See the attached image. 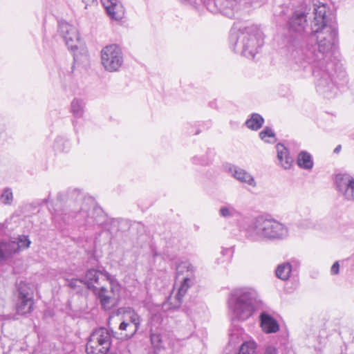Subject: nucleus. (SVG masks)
Masks as SVG:
<instances>
[{
	"mask_svg": "<svg viewBox=\"0 0 354 354\" xmlns=\"http://www.w3.org/2000/svg\"><path fill=\"white\" fill-rule=\"evenodd\" d=\"M263 122L264 120L261 115L252 113L250 118L245 121V125L250 129L257 131L262 127Z\"/></svg>",
	"mask_w": 354,
	"mask_h": 354,
	"instance_id": "obj_25",
	"label": "nucleus"
},
{
	"mask_svg": "<svg viewBox=\"0 0 354 354\" xmlns=\"http://www.w3.org/2000/svg\"><path fill=\"white\" fill-rule=\"evenodd\" d=\"M228 171L239 182L247 184L252 187H255L257 186V183L254 177L245 169L233 165L229 167Z\"/></svg>",
	"mask_w": 354,
	"mask_h": 354,
	"instance_id": "obj_16",
	"label": "nucleus"
},
{
	"mask_svg": "<svg viewBox=\"0 0 354 354\" xmlns=\"http://www.w3.org/2000/svg\"><path fill=\"white\" fill-rule=\"evenodd\" d=\"M335 187L346 201H354V177L348 174H338L335 177Z\"/></svg>",
	"mask_w": 354,
	"mask_h": 354,
	"instance_id": "obj_12",
	"label": "nucleus"
},
{
	"mask_svg": "<svg viewBox=\"0 0 354 354\" xmlns=\"http://www.w3.org/2000/svg\"><path fill=\"white\" fill-rule=\"evenodd\" d=\"M30 241L27 236L21 235L19 236L16 240L11 241L10 243L12 246L15 245V253L19 252L20 250L27 249L30 245Z\"/></svg>",
	"mask_w": 354,
	"mask_h": 354,
	"instance_id": "obj_26",
	"label": "nucleus"
},
{
	"mask_svg": "<svg viewBox=\"0 0 354 354\" xmlns=\"http://www.w3.org/2000/svg\"><path fill=\"white\" fill-rule=\"evenodd\" d=\"M82 283H84V279H72L68 281V286L73 290H77Z\"/></svg>",
	"mask_w": 354,
	"mask_h": 354,
	"instance_id": "obj_33",
	"label": "nucleus"
},
{
	"mask_svg": "<svg viewBox=\"0 0 354 354\" xmlns=\"http://www.w3.org/2000/svg\"><path fill=\"white\" fill-rule=\"evenodd\" d=\"M115 278L108 272L105 269L102 270L97 269H89L86 271L84 278V284L88 289L95 292V289L104 286L105 283H109Z\"/></svg>",
	"mask_w": 354,
	"mask_h": 354,
	"instance_id": "obj_10",
	"label": "nucleus"
},
{
	"mask_svg": "<svg viewBox=\"0 0 354 354\" xmlns=\"http://www.w3.org/2000/svg\"><path fill=\"white\" fill-rule=\"evenodd\" d=\"M62 142H63V140L62 138H57L55 140V143L54 145L55 149L58 151H64V148H62L60 146L61 143H62Z\"/></svg>",
	"mask_w": 354,
	"mask_h": 354,
	"instance_id": "obj_36",
	"label": "nucleus"
},
{
	"mask_svg": "<svg viewBox=\"0 0 354 354\" xmlns=\"http://www.w3.org/2000/svg\"><path fill=\"white\" fill-rule=\"evenodd\" d=\"M123 320L119 326V330L124 331L121 335V339H129L138 331L140 328L141 318L140 315L131 308L125 310L123 314Z\"/></svg>",
	"mask_w": 354,
	"mask_h": 354,
	"instance_id": "obj_11",
	"label": "nucleus"
},
{
	"mask_svg": "<svg viewBox=\"0 0 354 354\" xmlns=\"http://www.w3.org/2000/svg\"><path fill=\"white\" fill-rule=\"evenodd\" d=\"M209 104L212 108H216V102L215 100L210 102Z\"/></svg>",
	"mask_w": 354,
	"mask_h": 354,
	"instance_id": "obj_38",
	"label": "nucleus"
},
{
	"mask_svg": "<svg viewBox=\"0 0 354 354\" xmlns=\"http://www.w3.org/2000/svg\"><path fill=\"white\" fill-rule=\"evenodd\" d=\"M306 13L301 10H295L287 21V28L291 33L301 34L307 26Z\"/></svg>",
	"mask_w": 354,
	"mask_h": 354,
	"instance_id": "obj_14",
	"label": "nucleus"
},
{
	"mask_svg": "<svg viewBox=\"0 0 354 354\" xmlns=\"http://www.w3.org/2000/svg\"><path fill=\"white\" fill-rule=\"evenodd\" d=\"M96 0H82V2L85 4V8H87L88 6H91L95 3Z\"/></svg>",
	"mask_w": 354,
	"mask_h": 354,
	"instance_id": "obj_37",
	"label": "nucleus"
},
{
	"mask_svg": "<svg viewBox=\"0 0 354 354\" xmlns=\"http://www.w3.org/2000/svg\"><path fill=\"white\" fill-rule=\"evenodd\" d=\"M325 4L315 5L314 18L312 21V37H316L317 52L308 46H292L288 55V66L295 71H305L313 63L324 60L335 47L337 31L335 26L328 24Z\"/></svg>",
	"mask_w": 354,
	"mask_h": 354,
	"instance_id": "obj_1",
	"label": "nucleus"
},
{
	"mask_svg": "<svg viewBox=\"0 0 354 354\" xmlns=\"http://www.w3.org/2000/svg\"><path fill=\"white\" fill-rule=\"evenodd\" d=\"M219 215L224 218L228 219L240 216L241 212L237 210L232 205L226 203L220 207Z\"/></svg>",
	"mask_w": 354,
	"mask_h": 354,
	"instance_id": "obj_22",
	"label": "nucleus"
},
{
	"mask_svg": "<svg viewBox=\"0 0 354 354\" xmlns=\"http://www.w3.org/2000/svg\"><path fill=\"white\" fill-rule=\"evenodd\" d=\"M298 225L301 229H310L313 228L315 226V224L311 218H307L300 220Z\"/></svg>",
	"mask_w": 354,
	"mask_h": 354,
	"instance_id": "obj_32",
	"label": "nucleus"
},
{
	"mask_svg": "<svg viewBox=\"0 0 354 354\" xmlns=\"http://www.w3.org/2000/svg\"><path fill=\"white\" fill-rule=\"evenodd\" d=\"M230 48L236 53L254 59L258 49L263 45V39L254 27L237 29L233 27L230 36Z\"/></svg>",
	"mask_w": 354,
	"mask_h": 354,
	"instance_id": "obj_4",
	"label": "nucleus"
},
{
	"mask_svg": "<svg viewBox=\"0 0 354 354\" xmlns=\"http://www.w3.org/2000/svg\"><path fill=\"white\" fill-rule=\"evenodd\" d=\"M288 235V229L283 223L268 217L258 216L248 225L245 236L253 241L283 239Z\"/></svg>",
	"mask_w": 354,
	"mask_h": 354,
	"instance_id": "obj_3",
	"label": "nucleus"
},
{
	"mask_svg": "<svg viewBox=\"0 0 354 354\" xmlns=\"http://www.w3.org/2000/svg\"><path fill=\"white\" fill-rule=\"evenodd\" d=\"M85 102L83 100L75 98L71 104V112L77 118H82L84 113Z\"/></svg>",
	"mask_w": 354,
	"mask_h": 354,
	"instance_id": "obj_24",
	"label": "nucleus"
},
{
	"mask_svg": "<svg viewBox=\"0 0 354 354\" xmlns=\"http://www.w3.org/2000/svg\"><path fill=\"white\" fill-rule=\"evenodd\" d=\"M339 264L338 261H336L332 266V267L330 268V272L332 274H337L339 272Z\"/></svg>",
	"mask_w": 354,
	"mask_h": 354,
	"instance_id": "obj_34",
	"label": "nucleus"
},
{
	"mask_svg": "<svg viewBox=\"0 0 354 354\" xmlns=\"http://www.w3.org/2000/svg\"><path fill=\"white\" fill-rule=\"evenodd\" d=\"M109 283L110 285L109 290L105 286H101L100 288L95 289V292H93L102 308L105 310L115 307L120 297V286L116 279Z\"/></svg>",
	"mask_w": 354,
	"mask_h": 354,
	"instance_id": "obj_7",
	"label": "nucleus"
},
{
	"mask_svg": "<svg viewBox=\"0 0 354 354\" xmlns=\"http://www.w3.org/2000/svg\"><path fill=\"white\" fill-rule=\"evenodd\" d=\"M228 308L232 319H248L259 308L257 292L251 288L234 290L228 299Z\"/></svg>",
	"mask_w": 354,
	"mask_h": 354,
	"instance_id": "obj_2",
	"label": "nucleus"
},
{
	"mask_svg": "<svg viewBox=\"0 0 354 354\" xmlns=\"http://www.w3.org/2000/svg\"><path fill=\"white\" fill-rule=\"evenodd\" d=\"M306 212L307 214L308 215V214H309V213H310V210H309L308 209H306Z\"/></svg>",
	"mask_w": 354,
	"mask_h": 354,
	"instance_id": "obj_41",
	"label": "nucleus"
},
{
	"mask_svg": "<svg viewBox=\"0 0 354 354\" xmlns=\"http://www.w3.org/2000/svg\"><path fill=\"white\" fill-rule=\"evenodd\" d=\"M259 137L261 140L267 142L274 141V133L271 128L266 127L260 133Z\"/></svg>",
	"mask_w": 354,
	"mask_h": 354,
	"instance_id": "obj_30",
	"label": "nucleus"
},
{
	"mask_svg": "<svg viewBox=\"0 0 354 354\" xmlns=\"http://www.w3.org/2000/svg\"><path fill=\"white\" fill-rule=\"evenodd\" d=\"M341 145H338L334 149V153H338L341 150Z\"/></svg>",
	"mask_w": 354,
	"mask_h": 354,
	"instance_id": "obj_39",
	"label": "nucleus"
},
{
	"mask_svg": "<svg viewBox=\"0 0 354 354\" xmlns=\"http://www.w3.org/2000/svg\"><path fill=\"white\" fill-rule=\"evenodd\" d=\"M277 151V158L285 169H290L292 166L293 160L289 156L288 149L282 144H277L276 146Z\"/></svg>",
	"mask_w": 354,
	"mask_h": 354,
	"instance_id": "obj_18",
	"label": "nucleus"
},
{
	"mask_svg": "<svg viewBox=\"0 0 354 354\" xmlns=\"http://www.w3.org/2000/svg\"><path fill=\"white\" fill-rule=\"evenodd\" d=\"M18 291V297L32 298V290L29 284L24 281H20L17 285Z\"/></svg>",
	"mask_w": 354,
	"mask_h": 354,
	"instance_id": "obj_28",
	"label": "nucleus"
},
{
	"mask_svg": "<svg viewBox=\"0 0 354 354\" xmlns=\"http://www.w3.org/2000/svg\"><path fill=\"white\" fill-rule=\"evenodd\" d=\"M15 245H11L10 241L0 242V261H6L15 254Z\"/></svg>",
	"mask_w": 354,
	"mask_h": 354,
	"instance_id": "obj_23",
	"label": "nucleus"
},
{
	"mask_svg": "<svg viewBox=\"0 0 354 354\" xmlns=\"http://www.w3.org/2000/svg\"><path fill=\"white\" fill-rule=\"evenodd\" d=\"M112 334L106 328L95 329L90 335L86 347L87 354H106L111 345Z\"/></svg>",
	"mask_w": 354,
	"mask_h": 354,
	"instance_id": "obj_5",
	"label": "nucleus"
},
{
	"mask_svg": "<svg viewBox=\"0 0 354 354\" xmlns=\"http://www.w3.org/2000/svg\"><path fill=\"white\" fill-rule=\"evenodd\" d=\"M320 64L321 62L313 63L310 65L313 67V74L316 78V89L318 93L322 94L325 97L330 98L334 96L337 88L329 73L325 71H320Z\"/></svg>",
	"mask_w": 354,
	"mask_h": 354,
	"instance_id": "obj_9",
	"label": "nucleus"
},
{
	"mask_svg": "<svg viewBox=\"0 0 354 354\" xmlns=\"http://www.w3.org/2000/svg\"><path fill=\"white\" fill-rule=\"evenodd\" d=\"M64 216L63 217V220L64 222L68 221L69 218H76L77 221L79 222L84 221L86 223H90V221L87 218L88 216V212L86 209H81L79 211L77 209H69L68 211L64 210Z\"/></svg>",
	"mask_w": 354,
	"mask_h": 354,
	"instance_id": "obj_19",
	"label": "nucleus"
},
{
	"mask_svg": "<svg viewBox=\"0 0 354 354\" xmlns=\"http://www.w3.org/2000/svg\"><path fill=\"white\" fill-rule=\"evenodd\" d=\"M32 298H23L18 297V302L17 304V313L19 315H25L30 313L33 306Z\"/></svg>",
	"mask_w": 354,
	"mask_h": 354,
	"instance_id": "obj_20",
	"label": "nucleus"
},
{
	"mask_svg": "<svg viewBox=\"0 0 354 354\" xmlns=\"http://www.w3.org/2000/svg\"><path fill=\"white\" fill-rule=\"evenodd\" d=\"M292 272V266L289 263H283L278 266L276 270L277 277L281 280H287Z\"/></svg>",
	"mask_w": 354,
	"mask_h": 354,
	"instance_id": "obj_27",
	"label": "nucleus"
},
{
	"mask_svg": "<svg viewBox=\"0 0 354 354\" xmlns=\"http://www.w3.org/2000/svg\"><path fill=\"white\" fill-rule=\"evenodd\" d=\"M1 201L4 204H10L13 199V195L10 189H6L1 195Z\"/></svg>",
	"mask_w": 354,
	"mask_h": 354,
	"instance_id": "obj_31",
	"label": "nucleus"
},
{
	"mask_svg": "<svg viewBox=\"0 0 354 354\" xmlns=\"http://www.w3.org/2000/svg\"><path fill=\"white\" fill-rule=\"evenodd\" d=\"M185 270H187V274H186V276L182 278L180 282V285L178 288V291L174 297V299H175L174 304H173L172 301V297L171 296L169 297V301L172 305L171 308H177L180 306L183 301V297L185 295L187 290L193 284V281L189 277L190 274L189 273H192L193 266L189 262H182L177 266V279H178L180 276L183 274Z\"/></svg>",
	"mask_w": 354,
	"mask_h": 354,
	"instance_id": "obj_8",
	"label": "nucleus"
},
{
	"mask_svg": "<svg viewBox=\"0 0 354 354\" xmlns=\"http://www.w3.org/2000/svg\"><path fill=\"white\" fill-rule=\"evenodd\" d=\"M297 165L304 169H311L313 167V160L311 155L306 151H301L297 156Z\"/></svg>",
	"mask_w": 354,
	"mask_h": 354,
	"instance_id": "obj_21",
	"label": "nucleus"
},
{
	"mask_svg": "<svg viewBox=\"0 0 354 354\" xmlns=\"http://www.w3.org/2000/svg\"><path fill=\"white\" fill-rule=\"evenodd\" d=\"M58 216H59V214H58V213H57V214L56 213V214H55L53 215V217H54L55 218H56Z\"/></svg>",
	"mask_w": 354,
	"mask_h": 354,
	"instance_id": "obj_40",
	"label": "nucleus"
},
{
	"mask_svg": "<svg viewBox=\"0 0 354 354\" xmlns=\"http://www.w3.org/2000/svg\"><path fill=\"white\" fill-rule=\"evenodd\" d=\"M263 354H278V351L275 347L269 346L266 348Z\"/></svg>",
	"mask_w": 354,
	"mask_h": 354,
	"instance_id": "obj_35",
	"label": "nucleus"
},
{
	"mask_svg": "<svg viewBox=\"0 0 354 354\" xmlns=\"http://www.w3.org/2000/svg\"><path fill=\"white\" fill-rule=\"evenodd\" d=\"M260 320L261 328L266 333H276L279 330L277 321L267 313L263 312L261 314Z\"/></svg>",
	"mask_w": 354,
	"mask_h": 354,
	"instance_id": "obj_17",
	"label": "nucleus"
},
{
	"mask_svg": "<svg viewBox=\"0 0 354 354\" xmlns=\"http://www.w3.org/2000/svg\"><path fill=\"white\" fill-rule=\"evenodd\" d=\"M124 62L122 52L119 46L111 44L101 50V63L105 71L113 73L118 71Z\"/></svg>",
	"mask_w": 354,
	"mask_h": 354,
	"instance_id": "obj_6",
	"label": "nucleus"
},
{
	"mask_svg": "<svg viewBox=\"0 0 354 354\" xmlns=\"http://www.w3.org/2000/svg\"><path fill=\"white\" fill-rule=\"evenodd\" d=\"M59 30L64 37L68 48L71 51L77 50L80 37L76 28L66 22H62L59 25Z\"/></svg>",
	"mask_w": 354,
	"mask_h": 354,
	"instance_id": "obj_13",
	"label": "nucleus"
},
{
	"mask_svg": "<svg viewBox=\"0 0 354 354\" xmlns=\"http://www.w3.org/2000/svg\"><path fill=\"white\" fill-rule=\"evenodd\" d=\"M60 198H61V195H59V196H57V200H59V199H60Z\"/></svg>",
	"mask_w": 354,
	"mask_h": 354,
	"instance_id": "obj_42",
	"label": "nucleus"
},
{
	"mask_svg": "<svg viewBox=\"0 0 354 354\" xmlns=\"http://www.w3.org/2000/svg\"><path fill=\"white\" fill-rule=\"evenodd\" d=\"M108 15L115 21L121 20L124 15L123 6L118 0H100Z\"/></svg>",
	"mask_w": 354,
	"mask_h": 354,
	"instance_id": "obj_15",
	"label": "nucleus"
},
{
	"mask_svg": "<svg viewBox=\"0 0 354 354\" xmlns=\"http://www.w3.org/2000/svg\"><path fill=\"white\" fill-rule=\"evenodd\" d=\"M150 340L156 353H158L165 349L162 336L158 333H151Z\"/></svg>",
	"mask_w": 354,
	"mask_h": 354,
	"instance_id": "obj_29",
	"label": "nucleus"
}]
</instances>
